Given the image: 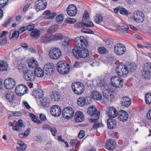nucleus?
Here are the masks:
<instances>
[{"instance_id": "4c0bfd02", "label": "nucleus", "mask_w": 151, "mask_h": 151, "mask_svg": "<svg viewBox=\"0 0 151 151\" xmlns=\"http://www.w3.org/2000/svg\"><path fill=\"white\" fill-rule=\"evenodd\" d=\"M86 99L83 97H79L78 99L77 103L80 106H83L86 104Z\"/></svg>"}, {"instance_id": "c756f323", "label": "nucleus", "mask_w": 151, "mask_h": 151, "mask_svg": "<svg viewBox=\"0 0 151 151\" xmlns=\"http://www.w3.org/2000/svg\"><path fill=\"white\" fill-rule=\"evenodd\" d=\"M29 60V68H36L38 66L37 61L34 58H31Z\"/></svg>"}, {"instance_id": "58836bf2", "label": "nucleus", "mask_w": 151, "mask_h": 151, "mask_svg": "<svg viewBox=\"0 0 151 151\" xmlns=\"http://www.w3.org/2000/svg\"><path fill=\"white\" fill-rule=\"evenodd\" d=\"M102 15L99 14H97L95 17L94 21L97 24H99L102 22Z\"/></svg>"}, {"instance_id": "4468645a", "label": "nucleus", "mask_w": 151, "mask_h": 151, "mask_svg": "<svg viewBox=\"0 0 151 151\" xmlns=\"http://www.w3.org/2000/svg\"><path fill=\"white\" fill-rule=\"evenodd\" d=\"M50 57L53 59L56 60L59 58L61 55V52L59 49L53 48L51 50L49 53Z\"/></svg>"}, {"instance_id": "a211bd4d", "label": "nucleus", "mask_w": 151, "mask_h": 151, "mask_svg": "<svg viewBox=\"0 0 151 151\" xmlns=\"http://www.w3.org/2000/svg\"><path fill=\"white\" fill-rule=\"evenodd\" d=\"M67 14L70 16H75L77 13V9L76 6L74 4L69 5L66 9Z\"/></svg>"}, {"instance_id": "774afa93", "label": "nucleus", "mask_w": 151, "mask_h": 151, "mask_svg": "<svg viewBox=\"0 0 151 151\" xmlns=\"http://www.w3.org/2000/svg\"><path fill=\"white\" fill-rule=\"evenodd\" d=\"M85 135V132L83 130H81L78 134V137L80 139H82L83 138Z\"/></svg>"}, {"instance_id": "ddd939ff", "label": "nucleus", "mask_w": 151, "mask_h": 151, "mask_svg": "<svg viewBox=\"0 0 151 151\" xmlns=\"http://www.w3.org/2000/svg\"><path fill=\"white\" fill-rule=\"evenodd\" d=\"M74 112L71 107H68L64 108L62 111L63 117L67 119L72 118L74 115Z\"/></svg>"}, {"instance_id": "5fc2aeb1", "label": "nucleus", "mask_w": 151, "mask_h": 151, "mask_svg": "<svg viewBox=\"0 0 151 151\" xmlns=\"http://www.w3.org/2000/svg\"><path fill=\"white\" fill-rule=\"evenodd\" d=\"M96 121L95 122H94V123L93 125V128L94 129H96L98 127H101L103 125L101 123H97L96 122Z\"/></svg>"}, {"instance_id": "e433bc0d", "label": "nucleus", "mask_w": 151, "mask_h": 151, "mask_svg": "<svg viewBox=\"0 0 151 151\" xmlns=\"http://www.w3.org/2000/svg\"><path fill=\"white\" fill-rule=\"evenodd\" d=\"M127 67L128 68V73L134 72L137 68L136 64L133 63H131Z\"/></svg>"}, {"instance_id": "0eeeda50", "label": "nucleus", "mask_w": 151, "mask_h": 151, "mask_svg": "<svg viewBox=\"0 0 151 151\" xmlns=\"http://www.w3.org/2000/svg\"><path fill=\"white\" fill-rule=\"evenodd\" d=\"M75 44L77 48H82L86 47L87 45V41L86 38L84 37L81 36L76 37L74 40Z\"/></svg>"}, {"instance_id": "79ce46f5", "label": "nucleus", "mask_w": 151, "mask_h": 151, "mask_svg": "<svg viewBox=\"0 0 151 151\" xmlns=\"http://www.w3.org/2000/svg\"><path fill=\"white\" fill-rule=\"evenodd\" d=\"M145 102L148 104L151 105V93H148L145 95Z\"/></svg>"}, {"instance_id": "de8ad7c7", "label": "nucleus", "mask_w": 151, "mask_h": 151, "mask_svg": "<svg viewBox=\"0 0 151 151\" xmlns=\"http://www.w3.org/2000/svg\"><path fill=\"white\" fill-rule=\"evenodd\" d=\"M7 43L6 37L4 36L2 37L0 40V45H4Z\"/></svg>"}, {"instance_id": "e2e57ef3", "label": "nucleus", "mask_w": 151, "mask_h": 151, "mask_svg": "<svg viewBox=\"0 0 151 151\" xmlns=\"http://www.w3.org/2000/svg\"><path fill=\"white\" fill-rule=\"evenodd\" d=\"M81 31L82 32L84 33H88L91 34L93 33V32L92 31L87 29L83 28L81 29Z\"/></svg>"}, {"instance_id": "69168bd1", "label": "nucleus", "mask_w": 151, "mask_h": 151, "mask_svg": "<svg viewBox=\"0 0 151 151\" xmlns=\"http://www.w3.org/2000/svg\"><path fill=\"white\" fill-rule=\"evenodd\" d=\"M119 13L122 14H128L127 10L124 8L122 9H120Z\"/></svg>"}, {"instance_id": "ea45409f", "label": "nucleus", "mask_w": 151, "mask_h": 151, "mask_svg": "<svg viewBox=\"0 0 151 151\" xmlns=\"http://www.w3.org/2000/svg\"><path fill=\"white\" fill-rule=\"evenodd\" d=\"M29 115L31 117L32 120L35 123L39 124L42 123V122L41 121L36 118V116L33 114L30 113Z\"/></svg>"}, {"instance_id": "473e14b6", "label": "nucleus", "mask_w": 151, "mask_h": 151, "mask_svg": "<svg viewBox=\"0 0 151 151\" xmlns=\"http://www.w3.org/2000/svg\"><path fill=\"white\" fill-rule=\"evenodd\" d=\"M42 105L44 107H48L50 106L51 102L50 100L47 98H43L41 102Z\"/></svg>"}, {"instance_id": "b1692460", "label": "nucleus", "mask_w": 151, "mask_h": 151, "mask_svg": "<svg viewBox=\"0 0 151 151\" xmlns=\"http://www.w3.org/2000/svg\"><path fill=\"white\" fill-rule=\"evenodd\" d=\"M118 112L113 107H110L106 112V114L109 117L114 118L118 115Z\"/></svg>"}, {"instance_id": "a19ab883", "label": "nucleus", "mask_w": 151, "mask_h": 151, "mask_svg": "<svg viewBox=\"0 0 151 151\" xmlns=\"http://www.w3.org/2000/svg\"><path fill=\"white\" fill-rule=\"evenodd\" d=\"M19 33L18 31H14L12 33V35H11V34H10L9 39L11 40L12 38H15L16 39H17L19 37Z\"/></svg>"}, {"instance_id": "4d7b16f0", "label": "nucleus", "mask_w": 151, "mask_h": 151, "mask_svg": "<svg viewBox=\"0 0 151 151\" xmlns=\"http://www.w3.org/2000/svg\"><path fill=\"white\" fill-rule=\"evenodd\" d=\"M22 68H20L19 67L18 69L20 70H22L23 73L27 72H28V69L27 66L25 65H23L22 66Z\"/></svg>"}, {"instance_id": "c9c22d12", "label": "nucleus", "mask_w": 151, "mask_h": 151, "mask_svg": "<svg viewBox=\"0 0 151 151\" xmlns=\"http://www.w3.org/2000/svg\"><path fill=\"white\" fill-rule=\"evenodd\" d=\"M52 41L60 40L63 39V36L61 33H58L55 35H52Z\"/></svg>"}, {"instance_id": "c85d7f7f", "label": "nucleus", "mask_w": 151, "mask_h": 151, "mask_svg": "<svg viewBox=\"0 0 151 151\" xmlns=\"http://www.w3.org/2000/svg\"><path fill=\"white\" fill-rule=\"evenodd\" d=\"M14 93L11 91L6 92L5 93L4 97L6 100L9 102H12L13 101Z\"/></svg>"}, {"instance_id": "dca6fc26", "label": "nucleus", "mask_w": 151, "mask_h": 151, "mask_svg": "<svg viewBox=\"0 0 151 151\" xmlns=\"http://www.w3.org/2000/svg\"><path fill=\"white\" fill-rule=\"evenodd\" d=\"M133 18L134 21L139 23H142L144 20V15L141 11H136L133 13Z\"/></svg>"}, {"instance_id": "6e6552de", "label": "nucleus", "mask_w": 151, "mask_h": 151, "mask_svg": "<svg viewBox=\"0 0 151 151\" xmlns=\"http://www.w3.org/2000/svg\"><path fill=\"white\" fill-rule=\"evenodd\" d=\"M111 82L112 87L116 89V87H122L123 86V80L116 76H113L111 79Z\"/></svg>"}, {"instance_id": "4be33fe9", "label": "nucleus", "mask_w": 151, "mask_h": 151, "mask_svg": "<svg viewBox=\"0 0 151 151\" xmlns=\"http://www.w3.org/2000/svg\"><path fill=\"white\" fill-rule=\"evenodd\" d=\"M131 99L127 96L123 97L121 101V105L124 107H128L131 104Z\"/></svg>"}, {"instance_id": "9b49d317", "label": "nucleus", "mask_w": 151, "mask_h": 151, "mask_svg": "<svg viewBox=\"0 0 151 151\" xmlns=\"http://www.w3.org/2000/svg\"><path fill=\"white\" fill-rule=\"evenodd\" d=\"M27 90V86L23 84H20L16 86L15 91L18 96H21L26 93Z\"/></svg>"}, {"instance_id": "f3484780", "label": "nucleus", "mask_w": 151, "mask_h": 151, "mask_svg": "<svg viewBox=\"0 0 151 151\" xmlns=\"http://www.w3.org/2000/svg\"><path fill=\"white\" fill-rule=\"evenodd\" d=\"M51 114L54 116H58L61 113V109L60 107L58 105L52 106L50 109Z\"/></svg>"}, {"instance_id": "13d9d810", "label": "nucleus", "mask_w": 151, "mask_h": 151, "mask_svg": "<svg viewBox=\"0 0 151 151\" xmlns=\"http://www.w3.org/2000/svg\"><path fill=\"white\" fill-rule=\"evenodd\" d=\"M70 40L69 38L68 37H65L64 40V42H63V45H64L67 46L69 45L70 42Z\"/></svg>"}, {"instance_id": "a878e982", "label": "nucleus", "mask_w": 151, "mask_h": 151, "mask_svg": "<svg viewBox=\"0 0 151 151\" xmlns=\"http://www.w3.org/2000/svg\"><path fill=\"white\" fill-rule=\"evenodd\" d=\"M84 115L81 111H77L75 115V120L76 122H81L84 120Z\"/></svg>"}, {"instance_id": "864d4df0", "label": "nucleus", "mask_w": 151, "mask_h": 151, "mask_svg": "<svg viewBox=\"0 0 151 151\" xmlns=\"http://www.w3.org/2000/svg\"><path fill=\"white\" fill-rule=\"evenodd\" d=\"M8 0H0V7H4L7 4Z\"/></svg>"}, {"instance_id": "a18cd8bd", "label": "nucleus", "mask_w": 151, "mask_h": 151, "mask_svg": "<svg viewBox=\"0 0 151 151\" xmlns=\"http://www.w3.org/2000/svg\"><path fill=\"white\" fill-rule=\"evenodd\" d=\"M13 101L14 103H16L17 104H19L20 102L21 96H18L17 95V96H14Z\"/></svg>"}, {"instance_id": "c03bdc74", "label": "nucleus", "mask_w": 151, "mask_h": 151, "mask_svg": "<svg viewBox=\"0 0 151 151\" xmlns=\"http://www.w3.org/2000/svg\"><path fill=\"white\" fill-rule=\"evenodd\" d=\"M64 19V16L63 15L60 14L59 15H57L56 17V21L58 23H61Z\"/></svg>"}, {"instance_id": "2f4dec72", "label": "nucleus", "mask_w": 151, "mask_h": 151, "mask_svg": "<svg viewBox=\"0 0 151 151\" xmlns=\"http://www.w3.org/2000/svg\"><path fill=\"white\" fill-rule=\"evenodd\" d=\"M92 97L94 99L99 101L101 99L102 95L99 92L96 91H93L92 92Z\"/></svg>"}, {"instance_id": "680f3d73", "label": "nucleus", "mask_w": 151, "mask_h": 151, "mask_svg": "<svg viewBox=\"0 0 151 151\" xmlns=\"http://www.w3.org/2000/svg\"><path fill=\"white\" fill-rule=\"evenodd\" d=\"M86 24V27H90L94 26V24L91 21H87Z\"/></svg>"}, {"instance_id": "f704fd0d", "label": "nucleus", "mask_w": 151, "mask_h": 151, "mask_svg": "<svg viewBox=\"0 0 151 151\" xmlns=\"http://www.w3.org/2000/svg\"><path fill=\"white\" fill-rule=\"evenodd\" d=\"M8 67L7 63L3 61L0 60V71H3L6 70Z\"/></svg>"}, {"instance_id": "8fccbe9b", "label": "nucleus", "mask_w": 151, "mask_h": 151, "mask_svg": "<svg viewBox=\"0 0 151 151\" xmlns=\"http://www.w3.org/2000/svg\"><path fill=\"white\" fill-rule=\"evenodd\" d=\"M28 132V128L27 129L26 131L24 133H21L19 134V137L21 138H24L27 137L28 134L27 133Z\"/></svg>"}, {"instance_id": "cd10ccee", "label": "nucleus", "mask_w": 151, "mask_h": 151, "mask_svg": "<svg viewBox=\"0 0 151 151\" xmlns=\"http://www.w3.org/2000/svg\"><path fill=\"white\" fill-rule=\"evenodd\" d=\"M44 93L42 90L39 89L34 90L32 92V95L35 98L40 99L43 96Z\"/></svg>"}, {"instance_id": "bb28decb", "label": "nucleus", "mask_w": 151, "mask_h": 151, "mask_svg": "<svg viewBox=\"0 0 151 151\" xmlns=\"http://www.w3.org/2000/svg\"><path fill=\"white\" fill-rule=\"evenodd\" d=\"M107 124L109 129H113L116 126V121L114 119L109 118L107 120Z\"/></svg>"}, {"instance_id": "bf43d9fd", "label": "nucleus", "mask_w": 151, "mask_h": 151, "mask_svg": "<svg viewBox=\"0 0 151 151\" xmlns=\"http://www.w3.org/2000/svg\"><path fill=\"white\" fill-rule=\"evenodd\" d=\"M76 21L75 19L67 18L65 20V21L66 23H72L75 22Z\"/></svg>"}, {"instance_id": "7ed1b4c3", "label": "nucleus", "mask_w": 151, "mask_h": 151, "mask_svg": "<svg viewBox=\"0 0 151 151\" xmlns=\"http://www.w3.org/2000/svg\"><path fill=\"white\" fill-rule=\"evenodd\" d=\"M57 70L59 73L64 74L67 73L70 69V66L65 61H60L57 64Z\"/></svg>"}, {"instance_id": "423d86ee", "label": "nucleus", "mask_w": 151, "mask_h": 151, "mask_svg": "<svg viewBox=\"0 0 151 151\" xmlns=\"http://www.w3.org/2000/svg\"><path fill=\"white\" fill-rule=\"evenodd\" d=\"M72 88L73 92L77 95L81 94L84 90L83 84L79 82L73 83L72 85Z\"/></svg>"}, {"instance_id": "6e6d98bb", "label": "nucleus", "mask_w": 151, "mask_h": 151, "mask_svg": "<svg viewBox=\"0 0 151 151\" xmlns=\"http://www.w3.org/2000/svg\"><path fill=\"white\" fill-rule=\"evenodd\" d=\"M120 28L124 31H126L129 29V28L127 24L122 23L120 26Z\"/></svg>"}, {"instance_id": "09e8293b", "label": "nucleus", "mask_w": 151, "mask_h": 151, "mask_svg": "<svg viewBox=\"0 0 151 151\" xmlns=\"http://www.w3.org/2000/svg\"><path fill=\"white\" fill-rule=\"evenodd\" d=\"M98 50L100 53L101 54H104L106 52V49L104 47H99Z\"/></svg>"}, {"instance_id": "20e7f679", "label": "nucleus", "mask_w": 151, "mask_h": 151, "mask_svg": "<svg viewBox=\"0 0 151 151\" xmlns=\"http://www.w3.org/2000/svg\"><path fill=\"white\" fill-rule=\"evenodd\" d=\"M44 75L43 70L40 68L35 69L34 71L29 70V81H32L35 79V75L38 77H42Z\"/></svg>"}, {"instance_id": "37998d69", "label": "nucleus", "mask_w": 151, "mask_h": 151, "mask_svg": "<svg viewBox=\"0 0 151 151\" xmlns=\"http://www.w3.org/2000/svg\"><path fill=\"white\" fill-rule=\"evenodd\" d=\"M45 70L46 74L48 76H51L54 74L55 72V68H50L47 70V68L45 69Z\"/></svg>"}, {"instance_id": "7c9ffc66", "label": "nucleus", "mask_w": 151, "mask_h": 151, "mask_svg": "<svg viewBox=\"0 0 151 151\" xmlns=\"http://www.w3.org/2000/svg\"><path fill=\"white\" fill-rule=\"evenodd\" d=\"M98 86L101 88L103 91L109 89L108 85L104 80H100L97 83Z\"/></svg>"}, {"instance_id": "3c124183", "label": "nucleus", "mask_w": 151, "mask_h": 151, "mask_svg": "<svg viewBox=\"0 0 151 151\" xmlns=\"http://www.w3.org/2000/svg\"><path fill=\"white\" fill-rule=\"evenodd\" d=\"M57 15V13L56 12H52L51 13H50L49 14L45 16V19H52Z\"/></svg>"}, {"instance_id": "2eb2a0df", "label": "nucleus", "mask_w": 151, "mask_h": 151, "mask_svg": "<svg viewBox=\"0 0 151 151\" xmlns=\"http://www.w3.org/2000/svg\"><path fill=\"white\" fill-rule=\"evenodd\" d=\"M46 0H38L36 2L35 8L37 12L45 9L47 6Z\"/></svg>"}, {"instance_id": "f8f14e48", "label": "nucleus", "mask_w": 151, "mask_h": 151, "mask_svg": "<svg viewBox=\"0 0 151 151\" xmlns=\"http://www.w3.org/2000/svg\"><path fill=\"white\" fill-rule=\"evenodd\" d=\"M143 68V76L144 78L148 79L151 73V63L148 62L145 64Z\"/></svg>"}, {"instance_id": "39448f33", "label": "nucleus", "mask_w": 151, "mask_h": 151, "mask_svg": "<svg viewBox=\"0 0 151 151\" xmlns=\"http://www.w3.org/2000/svg\"><path fill=\"white\" fill-rule=\"evenodd\" d=\"M116 71L119 76L125 77L128 73V67L124 65L119 64L116 67Z\"/></svg>"}, {"instance_id": "9d476101", "label": "nucleus", "mask_w": 151, "mask_h": 151, "mask_svg": "<svg viewBox=\"0 0 151 151\" xmlns=\"http://www.w3.org/2000/svg\"><path fill=\"white\" fill-rule=\"evenodd\" d=\"M126 51V47L123 44L119 43L114 45V52L117 55H122L125 53Z\"/></svg>"}, {"instance_id": "72a5a7b5", "label": "nucleus", "mask_w": 151, "mask_h": 151, "mask_svg": "<svg viewBox=\"0 0 151 151\" xmlns=\"http://www.w3.org/2000/svg\"><path fill=\"white\" fill-rule=\"evenodd\" d=\"M40 35V31L37 29H35L32 30L30 34V36L38 38Z\"/></svg>"}, {"instance_id": "5701e85b", "label": "nucleus", "mask_w": 151, "mask_h": 151, "mask_svg": "<svg viewBox=\"0 0 151 151\" xmlns=\"http://www.w3.org/2000/svg\"><path fill=\"white\" fill-rule=\"evenodd\" d=\"M116 145V143L115 141L112 139H110L106 142V146L108 150H112L115 147Z\"/></svg>"}, {"instance_id": "f03ea898", "label": "nucleus", "mask_w": 151, "mask_h": 151, "mask_svg": "<svg viewBox=\"0 0 151 151\" xmlns=\"http://www.w3.org/2000/svg\"><path fill=\"white\" fill-rule=\"evenodd\" d=\"M88 114L93 118L90 120V122L93 123L98 120L99 117L100 112L94 106H90L87 109Z\"/></svg>"}, {"instance_id": "603ef678", "label": "nucleus", "mask_w": 151, "mask_h": 151, "mask_svg": "<svg viewBox=\"0 0 151 151\" xmlns=\"http://www.w3.org/2000/svg\"><path fill=\"white\" fill-rule=\"evenodd\" d=\"M89 17V14L87 11H85V13L83 14L82 20L83 21H85L88 20Z\"/></svg>"}, {"instance_id": "412c9836", "label": "nucleus", "mask_w": 151, "mask_h": 151, "mask_svg": "<svg viewBox=\"0 0 151 151\" xmlns=\"http://www.w3.org/2000/svg\"><path fill=\"white\" fill-rule=\"evenodd\" d=\"M52 35L48 34H45L42 35L40 37V41L44 43L50 42L52 41Z\"/></svg>"}, {"instance_id": "49530a36", "label": "nucleus", "mask_w": 151, "mask_h": 151, "mask_svg": "<svg viewBox=\"0 0 151 151\" xmlns=\"http://www.w3.org/2000/svg\"><path fill=\"white\" fill-rule=\"evenodd\" d=\"M54 65L52 63H49L46 64L44 66V69H46L47 68V70L50 68H55Z\"/></svg>"}, {"instance_id": "393cba45", "label": "nucleus", "mask_w": 151, "mask_h": 151, "mask_svg": "<svg viewBox=\"0 0 151 151\" xmlns=\"http://www.w3.org/2000/svg\"><path fill=\"white\" fill-rule=\"evenodd\" d=\"M50 97L53 101H58L60 99V95L59 93L56 91L52 92L50 94Z\"/></svg>"}, {"instance_id": "6ab92c4d", "label": "nucleus", "mask_w": 151, "mask_h": 151, "mask_svg": "<svg viewBox=\"0 0 151 151\" xmlns=\"http://www.w3.org/2000/svg\"><path fill=\"white\" fill-rule=\"evenodd\" d=\"M16 83L14 80L9 78L8 79H6L4 82V87L6 89H12L15 86Z\"/></svg>"}, {"instance_id": "338daca9", "label": "nucleus", "mask_w": 151, "mask_h": 151, "mask_svg": "<svg viewBox=\"0 0 151 151\" xmlns=\"http://www.w3.org/2000/svg\"><path fill=\"white\" fill-rule=\"evenodd\" d=\"M43 130H50L51 127L50 126L47 124H44L42 127Z\"/></svg>"}, {"instance_id": "1a4fd4ad", "label": "nucleus", "mask_w": 151, "mask_h": 151, "mask_svg": "<svg viewBox=\"0 0 151 151\" xmlns=\"http://www.w3.org/2000/svg\"><path fill=\"white\" fill-rule=\"evenodd\" d=\"M115 88L111 86L110 89L103 91V96L108 101H111L114 98L113 93L115 92Z\"/></svg>"}, {"instance_id": "aec40b11", "label": "nucleus", "mask_w": 151, "mask_h": 151, "mask_svg": "<svg viewBox=\"0 0 151 151\" xmlns=\"http://www.w3.org/2000/svg\"><path fill=\"white\" fill-rule=\"evenodd\" d=\"M118 119L120 121L124 122L127 119L128 116L127 112L123 110H120L118 113Z\"/></svg>"}, {"instance_id": "f257e3e1", "label": "nucleus", "mask_w": 151, "mask_h": 151, "mask_svg": "<svg viewBox=\"0 0 151 151\" xmlns=\"http://www.w3.org/2000/svg\"><path fill=\"white\" fill-rule=\"evenodd\" d=\"M83 47L78 49L75 47L72 50V53L74 56L76 58H84L88 57L89 55V52L88 50Z\"/></svg>"}, {"instance_id": "052dcab7", "label": "nucleus", "mask_w": 151, "mask_h": 151, "mask_svg": "<svg viewBox=\"0 0 151 151\" xmlns=\"http://www.w3.org/2000/svg\"><path fill=\"white\" fill-rule=\"evenodd\" d=\"M28 25L26 26L20 28L18 30V32L20 33H21L26 30H28Z\"/></svg>"}, {"instance_id": "0e129e2a", "label": "nucleus", "mask_w": 151, "mask_h": 151, "mask_svg": "<svg viewBox=\"0 0 151 151\" xmlns=\"http://www.w3.org/2000/svg\"><path fill=\"white\" fill-rule=\"evenodd\" d=\"M57 29V28L54 26H52L50 27L48 30V32L50 33H52L55 32Z\"/></svg>"}]
</instances>
